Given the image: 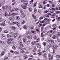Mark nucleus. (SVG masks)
I'll list each match as a JSON object with an SVG mask.
<instances>
[{"instance_id": "nucleus-21", "label": "nucleus", "mask_w": 60, "mask_h": 60, "mask_svg": "<svg viewBox=\"0 0 60 60\" xmlns=\"http://www.w3.org/2000/svg\"><path fill=\"white\" fill-rule=\"evenodd\" d=\"M27 37L28 38H29V39H32V38H33V37H32V36H27Z\"/></svg>"}, {"instance_id": "nucleus-16", "label": "nucleus", "mask_w": 60, "mask_h": 60, "mask_svg": "<svg viewBox=\"0 0 60 60\" xmlns=\"http://www.w3.org/2000/svg\"><path fill=\"white\" fill-rule=\"evenodd\" d=\"M58 47V46H57L56 45H54L53 46V48L55 49H57V48Z\"/></svg>"}, {"instance_id": "nucleus-17", "label": "nucleus", "mask_w": 60, "mask_h": 60, "mask_svg": "<svg viewBox=\"0 0 60 60\" xmlns=\"http://www.w3.org/2000/svg\"><path fill=\"white\" fill-rule=\"evenodd\" d=\"M50 8H49V9L50 10H53V11H56V9H55V8H52L51 9H50Z\"/></svg>"}, {"instance_id": "nucleus-36", "label": "nucleus", "mask_w": 60, "mask_h": 60, "mask_svg": "<svg viewBox=\"0 0 60 60\" xmlns=\"http://www.w3.org/2000/svg\"><path fill=\"white\" fill-rule=\"evenodd\" d=\"M7 36L8 37H12L9 34L7 35Z\"/></svg>"}, {"instance_id": "nucleus-50", "label": "nucleus", "mask_w": 60, "mask_h": 60, "mask_svg": "<svg viewBox=\"0 0 60 60\" xmlns=\"http://www.w3.org/2000/svg\"><path fill=\"white\" fill-rule=\"evenodd\" d=\"M60 13V11H56V14H58Z\"/></svg>"}, {"instance_id": "nucleus-53", "label": "nucleus", "mask_w": 60, "mask_h": 60, "mask_svg": "<svg viewBox=\"0 0 60 60\" xmlns=\"http://www.w3.org/2000/svg\"><path fill=\"white\" fill-rule=\"evenodd\" d=\"M20 51L21 53H24V51L23 50H20Z\"/></svg>"}, {"instance_id": "nucleus-2", "label": "nucleus", "mask_w": 60, "mask_h": 60, "mask_svg": "<svg viewBox=\"0 0 60 60\" xmlns=\"http://www.w3.org/2000/svg\"><path fill=\"white\" fill-rule=\"evenodd\" d=\"M8 40L6 41V42L8 44H10L11 43V41H13V39L10 38H8Z\"/></svg>"}, {"instance_id": "nucleus-58", "label": "nucleus", "mask_w": 60, "mask_h": 60, "mask_svg": "<svg viewBox=\"0 0 60 60\" xmlns=\"http://www.w3.org/2000/svg\"><path fill=\"white\" fill-rule=\"evenodd\" d=\"M36 31H37V32H38V33H40V31L39 30V29H36Z\"/></svg>"}, {"instance_id": "nucleus-63", "label": "nucleus", "mask_w": 60, "mask_h": 60, "mask_svg": "<svg viewBox=\"0 0 60 60\" xmlns=\"http://www.w3.org/2000/svg\"><path fill=\"white\" fill-rule=\"evenodd\" d=\"M11 13H9L8 15V16H11Z\"/></svg>"}, {"instance_id": "nucleus-33", "label": "nucleus", "mask_w": 60, "mask_h": 60, "mask_svg": "<svg viewBox=\"0 0 60 60\" xmlns=\"http://www.w3.org/2000/svg\"><path fill=\"white\" fill-rule=\"evenodd\" d=\"M49 32H50V33H52V34H55V33H54V31H53V30H50L49 31Z\"/></svg>"}, {"instance_id": "nucleus-62", "label": "nucleus", "mask_w": 60, "mask_h": 60, "mask_svg": "<svg viewBox=\"0 0 60 60\" xmlns=\"http://www.w3.org/2000/svg\"><path fill=\"white\" fill-rule=\"evenodd\" d=\"M53 26H54V27H56V24H54L52 25Z\"/></svg>"}, {"instance_id": "nucleus-12", "label": "nucleus", "mask_w": 60, "mask_h": 60, "mask_svg": "<svg viewBox=\"0 0 60 60\" xmlns=\"http://www.w3.org/2000/svg\"><path fill=\"white\" fill-rule=\"evenodd\" d=\"M21 1L22 2H23L24 3H25L26 2H28V1L26 0H21Z\"/></svg>"}, {"instance_id": "nucleus-15", "label": "nucleus", "mask_w": 60, "mask_h": 60, "mask_svg": "<svg viewBox=\"0 0 60 60\" xmlns=\"http://www.w3.org/2000/svg\"><path fill=\"white\" fill-rule=\"evenodd\" d=\"M16 19L17 20H20V18L19 16H17L16 17Z\"/></svg>"}, {"instance_id": "nucleus-26", "label": "nucleus", "mask_w": 60, "mask_h": 60, "mask_svg": "<svg viewBox=\"0 0 60 60\" xmlns=\"http://www.w3.org/2000/svg\"><path fill=\"white\" fill-rule=\"evenodd\" d=\"M4 15L5 16H8V14L7 13V12H5L4 13Z\"/></svg>"}, {"instance_id": "nucleus-51", "label": "nucleus", "mask_w": 60, "mask_h": 60, "mask_svg": "<svg viewBox=\"0 0 60 60\" xmlns=\"http://www.w3.org/2000/svg\"><path fill=\"white\" fill-rule=\"evenodd\" d=\"M36 2L34 4L33 6L34 7H35V6H36Z\"/></svg>"}, {"instance_id": "nucleus-64", "label": "nucleus", "mask_w": 60, "mask_h": 60, "mask_svg": "<svg viewBox=\"0 0 60 60\" xmlns=\"http://www.w3.org/2000/svg\"><path fill=\"white\" fill-rule=\"evenodd\" d=\"M58 20L59 21V20H60V17H59L58 18Z\"/></svg>"}, {"instance_id": "nucleus-8", "label": "nucleus", "mask_w": 60, "mask_h": 60, "mask_svg": "<svg viewBox=\"0 0 60 60\" xmlns=\"http://www.w3.org/2000/svg\"><path fill=\"white\" fill-rule=\"evenodd\" d=\"M19 35V33H15L14 35V38H16V37H17Z\"/></svg>"}, {"instance_id": "nucleus-28", "label": "nucleus", "mask_w": 60, "mask_h": 60, "mask_svg": "<svg viewBox=\"0 0 60 60\" xmlns=\"http://www.w3.org/2000/svg\"><path fill=\"white\" fill-rule=\"evenodd\" d=\"M29 11L30 12H32V8H30L29 9Z\"/></svg>"}, {"instance_id": "nucleus-4", "label": "nucleus", "mask_w": 60, "mask_h": 60, "mask_svg": "<svg viewBox=\"0 0 60 60\" xmlns=\"http://www.w3.org/2000/svg\"><path fill=\"white\" fill-rule=\"evenodd\" d=\"M1 39H2V40H5V39H6V36L4 35V34H2V35Z\"/></svg>"}, {"instance_id": "nucleus-41", "label": "nucleus", "mask_w": 60, "mask_h": 60, "mask_svg": "<svg viewBox=\"0 0 60 60\" xmlns=\"http://www.w3.org/2000/svg\"><path fill=\"white\" fill-rule=\"evenodd\" d=\"M20 12L21 14H24V13L23 12V11L22 10H21L20 11Z\"/></svg>"}, {"instance_id": "nucleus-25", "label": "nucleus", "mask_w": 60, "mask_h": 60, "mask_svg": "<svg viewBox=\"0 0 60 60\" xmlns=\"http://www.w3.org/2000/svg\"><path fill=\"white\" fill-rule=\"evenodd\" d=\"M21 16L22 18H25V16H26V15L24 13L22 14L21 15Z\"/></svg>"}, {"instance_id": "nucleus-7", "label": "nucleus", "mask_w": 60, "mask_h": 60, "mask_svg": "<svg viewBox=\"0 0 60 60\" xmlns=\"http://www.w3.org/2000/svg\"><path fill=\"white\" fill-rule=\"evenodd\" d=\"M49 57V60H52L53 59V57H52L50 54L48 55Z\"/></svg>"}, {"instance_id": "nucleus-61", "label": "nucleus", "mask_w": 60, "mask_h": 60, "mask_svg": "<svg viewBox=\"0 0 60 60\" xmlns=\"http://www.w3.org/2000/svg\"><path fill=\"white\" fill-rule=\"evenodd\" d=\"M34 39H36V38H37V37L35 35L34 36Z\"/></svg>"}, {"instance_id": "nucleus-56", "label": "nucleus", "mask_w": 60, "mask_h": 60, "mask_svg": "<svg viewBox=\"0 0 60 60\" xmlns=\"http://www.w3.org/2000/svg\"><path fill=\"white\" fill-rule=\"evenodd\" d=\"M20 24L19 23H18L17 24V26H20Z\"/></svg>"}, {"instance_id": "nucleus-59", "label": "nucleus", "mask_w": 60, "mask_h": 60, "mask_svg": "<svg viewBox=\"0 0 60 60\" xmlns=\"http://www.w3.org/2000/svg\"><path fill=\"white\" fill-rule=\"evenodd\" d=\"M30 36H33V34H32V33L31 32H30Z\"/></svg>"}, {"instance_id": "nucleus-19", "label": "nucleus", "mask_w": 60, "mask_h": 60, "mask_svg": "<svg viewBox=\"0 0 60 60\" xmlns=\"http://www.w3.org/2000/svg\"><path fill=\"white\" fill-rule=\"evenodd\" d=\"M23 27L24 28V29H27V26H26V25H24V26H23Z\"/></svg>"}, {"instance_id": "nucleus-23", "label": "nucleus", "mask_w": 60, "mask_h": 60, "mask_svg": "<svg viewBox=\"0 0 60 60\" xmlns=\"http://www.w3.org/2000/svg\"><path fill=\"white\" fill-rule=\"evenodd\" d=\"M2 9L3 10V11H5V9H6V8H5V6H2Z\"/></svg>"}, {"instance_id": "nucleus-9", "label": "nucleus", "mask_w": 60, "mask_h": 60, "mask_svg": "<svg viewBox=\"0 0 60 60\" xmlns=\"http://www.w3.org/2000/svg\"><path fill=\"white\" fill-rule=\"evenodd\" d=\"M51 42V43H54V40L51 39L49 40H48V42Z\"/></svg>"}, {"instance_id": "nucleus-32", "label": "nucleus", "mask_w": 60, "mask_h": 60, "mask_svg": "<svg viewBox=\"0 0 60 60\" xmlns=\"http://www.w3.org/2000/svg\"><path fill=\"white\" fill-rule=\"evenodd\" d=\"M60 55H56V58L57 59H59V58H60V56H59Z\"/></svg>"}, {"instance_id": "nucleus-57", "label": "nucleus", "mask_w": 60, "mask_h": 60, "mask_svg": "<svg viewBox=\"0 0 60 60\" xmlns=\"http://www.w3.org/2000/svg\"><path fill=\"white\" fill-rule=\"evenodd\" d=\"M9 7H8V9L9 10H11V6H9Z\"/></svg>"}, {"instance_id": "nucleus-55", "label": "nucleus", "mask_w": 60, "mask_h": 60, "mask_svg": "<svg viewBox=\"0 0 60 60\" xmlns=\"http://www.w3.org/2000/svg\"><path fill=\"white\" fill-rule=\"evenodd\" d=\"M3 3H0V7H1V6H2L3 5Z\"/></svg>"}, {"instance_id": "nucleus-24", "label": "nucleus", "mask_w": 60, "mask_h": 60, "mask_svg": "<svg viewBox=\"0 0 60 60\" xmlns=\"http://www.w3.org/2000/svg\"><path fill=\"white\" fill-rule=\"evenodd\" d=\"M52 38L53 39H56V35H53L52 37Z\"/></svg>"}, {"instance_id": "nucleus-30", "label": "nucleus", "mask_w": 60, "mask_h": 60, "mask_svg": "<svg viewBox=\"0 0 60 60\" xmlns=\"http://www.w3.org/2000/svg\"><path fill=\"white\" fill-rule=\"evenodd\" d=\"M49 21V19H48V18H45V21L46 22H48Z\"/></svg>"}, {"instance_id": "nucleus-48", "label": "nucleus", "mask_w": 60, "mask_h": 60, "mask_svg": "<svg viewBox=\"0 0 60 60\" xmlns=\"http://www.w3.org/2000/svg\"><path fill=\"white\" fill-rule=\"evenodd\" d=\"M12 48L13 49H16V48H15V46H14L13 45V46H12Z\"/></svg>"}, {"instance_id": "nucleus-52", "label": "nucleus", "mask_w": 60, "mask_h": 60, "mask_svg": "<svg viewBox=\"0 0 60 60\" xmlns=\"http://www.w3.org/2000/svg\"><path fill=\"white\" fill-rule=\"evenodd\" d=\"M39 8H42V6L41 5H39Z\"/></svg>"}, {"instance_id": "nucleus-60", "label": "nucleus", "mask_w": 60, "mask_h": 60, "mask_svg": "<svg viewBox=\"0 0 60 60\" xmlns=\"http://www.w3.org/2000/svg\"><path fill=\"white\" fill-rule=\"evenodd\" d=\"M24 56V59H26V57L25 56H26V55H24V56Z\"/></svg>"}, {"instance_id": "nucleus-39", "label": "nucleus", "mask_w": 60, "mask_h": 60, "mask_svg": "<svg viewBox=\"0 0 60 60\" xmlns=\"http://www.w3.org/2000/svg\"><path fill=\"white\" fill-rule=\"evenodd\" d=\"M9 6L8 5H6L5 6V7L6 9H8V7H9Z\"/></svg>"}, {"instance_id": "nucleus-34", "label": "nucleus", "mask_w": 60, "mask_h": 60, "mask_svg": "<svg viewBox=\"0 0 60 60\" xmlns=\"http://www.w3.org/2000/svg\"><path fill=\"white\" fill-rule=\"evenodd\" d=\"M4 33H5V34H6L7 33H8V31L7 30H6L4 32Z\"/></svg>"}, {"instance_id": "nucleus-42", "label": "nucleus", "mask_w": 60, "mask_h": 60, "mask_svg": "<svg viewBox=\"0 0 60 60\" xmlns=\"http://www.w3.org/2000/svg\"><path fill=\"white\" fill-rule=\"evenodd\" d=\"M11 14L12 16H15V13H12Z\"/></svg>"}, {"instance_id": "nucleus-20", "label": "nucleus", "mask_w": 60, "mask_h": 60, "mask_svg": "<svg viewBox=\"0 0 60 60\" xmlns=\"http://www.w3.org/2000/svg\"><path fill=\"white\" fill-rule=\"evenodd\" d=\"M23 41L25 43L26 42V38H23Z\"/></svg>"}, {"instance_id": "nucleus-22", "label": "nucleus", "mask_w": 60, "mask_h": 60, "mask_svg": "<svg viewBox=\"0 0 60 60\" xmlns=\"http://www.w3.org/2000/svg\"><path fill=\"white\" fill-rule=\"evenodd\" d=\"M25 23V21L24 20H22V21L21 24L22 25L24 24Z\"/></svg>"}, {"instance_id": "nucleus-46", "label": "nucleus", "mask_w": 60, "mask_h": 60, "mask_svg": "<svg viewBox=\"0 0 60 60\" xmlns=\"http://www.w3.org/2000/svg\"><path fill=\"white\" fill-rule=\"evenodd\" d=\"M9 20H12V17H10L9 18Z\"/></svg>"}, {"instance_id": "nucleus-29", "label": "nucleus", "mask_w": 60, "mask_h": 60, "mask_svg": "<svg viewBox=\"0 0 60 60\" xmlns=\"http://www.w3.org/2000/svg\"><path fill=\"white\" fill-rule=\"evenodd\" d=\"M37 9L36 8H35L34 10V12L35 14L37 12Z\"/></svg>"}, {"instance_id": "nucleus-37", "label": "nucleus", "mask_w": 60, "mask_h": 60, "mask_svg": "<svg viewBox=\"0 0 60 60\" xmlns=\"http://www.w3.org/2000/svg\"><path fill=\"white\" fill-rule=\"evenodd\" d=\"M52 46V45L51 44H50L49 45H48V48L49 49V48H50V47H51Z\"/></svg>"}, {"instance_id": "nucleus-44", "label": "nucleus", "mask_w": 60, "mask_h": 60, "mask_svg": "<svg viewBox=\"0 0 60 60\" xmlns=\"http://www.w3.org/2000/svg\"><path fill=\"white\" fill-rule=\"evenodd\" d=\"M44 36H45V35H43V34L41 33V37H43Z\"/></svg>"}, {"instance_id": "nucleus-35", "label": "nucleus", "mask_w": 60, "mask_h": 60, "mask_svg": "<svg viewBox=\"0 0 60 60\" xmlns=\"http://www.w3.org/2000/svg\"><path fill=\"white\" fill-rule=\"evenodd\" d=\"M41 10H38V13H41Z\"/></svg>"}, {"instance_id": "nucleus-11", "label": "nucleus", "mask_w": 60, "mask_h": 60, "mask_svg": "<svg viewBox=\"0 0 60 60\" xmlns=\"http://www.w3.org/2000/svg\"><path fill=\"white\" fill-rule=\"evenodd\" d=\"M19 49L20 50H26V48H21L20 47L19 48Z\"/></svg>"}, {"instance_id": "nucleus-27", "label": "nucleus", "mask_w": 60, "mask_h": 60, "mask_svg": "<svg viewBox=\"0 0 60 60\" xmlns=\"http://www.w3.org/2000/svg\"><path fill=\"white\" fill-rule=\"evenodd\" d=\"M32 16L33 17L34 19H36V17L34 14H32Z\"/></svg>"}, {"instance_id": "nucleus-45", "label": "nucleus", "mask_w": 60, "mask_h": 60, "mask_svg": "<svg viewBox=\"0 0 60 60\" xmlns=\"http://www.w3.org/2000/svg\"><path fill=\"white\" fill-rule=\"evenodd\" d=\"M16 4V2L13 3L12 4V5H15Z\"/></svg>"}, {"instance_id": "nucleus-5", "label": "nucleus", "mask_w": 60, "mask_h": 60, "mask_svg": "<svg viewBox=\"0 0 60 60\" xmlns=\"http://www.w3.org/2000/svg\"><path fill=\"white\" fill-rule=\"evenodd\" d=\"M35 44L36 45H37V46L38 48H39V49H40V48H41V46L40 45L39 43H36Z\"/></svg>"}, {"instance_id": "nucleus-43", "label": "nucleus", "mask_w": 60, "mask_h": 60, "mask_svg": "<svg viewBox=\"0 0 60 60\" xmlns=\"http://www.w3.org/2000/svg\"><path fill=\"white\" fill-rule=\"evenodd\" d=\"M14 9L15 11H17L19 10L18 8H15Z\"/></svg>"}, {"instance_id": "nucleus-13", "label": "nucleus", "mask_w": 60, "mask_h": 60, "mask_svg": "<svg viewBox=\"0 0 60 60\" xmlns=\"http://www.w3.org/2000/svg\"><path fill=\"white\" fill-rule=\"evenodd\" d=\"M5 22H3V23H1L0 24V25L2 26H5Z\"/></svg>"}, {"instance_id": "nucleus-10", "label": "nucleus", "mask_w": 60, "mask_h": 60, "mask_svg": "<svg viewBox=\"0 0 60 60\" xmlns=\"http://www.w3.org/2000/svg\"><path fill=\"white\" fill-rule=\"evenodd\" d=\"M10 28L11 29L13 30V31H14L15 30V29H16V27L14 26H11L10 27Z\"/></svg>"}, {"instance_id": "nucleus-14", "label": "nucleus", "mask_w": 60, "mask_h": 60, "mask_svg": "<svg viewBox=\"0 0 60 60\" xmlns=\"http://www.w3.org/2000/svg\"><path fill=\"white\" fill-rule=\"evenodd\" d=\"M0 43L1 44H2V45H4V44L5 43L4 41L0 40Z\"/></svg>"}, {"instance_id": "nucleus-49", "label": "nucleus", "mask_w": 60, "mask_h": 60, "mask_svg": "<svg viewBox=\"0 0 60 60\" xmlns=\"http://www.w3.org/2000/svg\"><path fill=\"white\" fill-rule=\"evenodd\" d=\"M42 54V52H39L38 53V56H40V55H41Z\"/></svg>"}, {"instance_id": "nucleus-1", "label": "nucleus", "mask_w": 60, "mask_h": 60, "mask_svg": "<svg viewBox=\"0 0 60 60\" xmlns=\"http://www.w3.org/2000/svg\"><path fill=\"white\" fill-rule=\"evenodd\" d=\"M28 2H26L25 4V5H21V7L23 9H26V8H27V7L26 6H28L29 4L28 3Z\"/></svg>"}, {"instance_id": "nucleus-31", "label": "nucleus", "mask_w": 60, "mask_h": 60, "mask_svg": "<svg viewBox=\"0 0 60 60\" xmlns=\"http://www.w3.org/2000/svg\"><path fill=\"white\" fill-rule=\"evenodd\" d=\"M35 43H36V41H34L32 42L31 43L32 45H34Z\"/></svg>"}, {"instance_id": "nucleus-38", "label": "nucleus", "mask_w": 60, "mask_h": 60, "mask_svg": "<svg viewBox=\"0 0 60 60\" xmlns=\"http://www.w3.org/2000/svg\"><path fill=\"white\" fill-rule=\"evenodd\" d=\"M4 51L3 52L1 53V56H3L4 54Z\"/></svg>"}, {"instance_id": "nucleus-54", "label": "nucleus", "mask_w": 60, "mask_h": 60, "mask_svg": "<svg viewBox=\"0 0 60 60\" xmlns=\"http://www.w3.org/2000/svg\"><path fill=\"white\" fill-rule=\"evenodd\" d=\"M34 1L33 0H31L30 1V3H31L32 4H33V2Z\"/></svg>"}, {"instance_id": "nucleus-18", "label": "nucleus", "mask_w": 60, "mask_h": 60, "mask_svg": "<svg viewBox=\"0 0 60 60\" xmlns=\"http://www.w3.org/2000/svg\"><path fill=\"white\" fill-rule=\"evenodd\" d=\"M56 36L58 38L59 36H60V33L59 32H58L56 34Z\"/></svg>"}, {"instance_id": "nucleus-3", "label": "nucleus", "mask_w": 60, "mask_h": 60, "mask_svg": "<svg viewBox=\"0 0 60 60\" xmlns=\"http://www.w3.org/2000/svg\"><path fill=\"white\" fill-rule=\"evenodd\" d=\"M19 44L20 45L21 47H23V44H22V42L20 41H19Z\"/></svg>"}, {"instance_id": "nucleus-47", "label": "nucleus", "mask_w": 60, "mask_h": 60, "mask_svg": "<svg viewBox=\"0 0 60 60\" xmlns=\"http://www.w3.org/2000/svg\"><path fill=\"white\" fill-rule=\"evenodd\" d=\"M40 41V38H38V39H37L36 40V41L37 42H38Z\"/></svg>"}, {"instance_id": "nucleus-6", "label": "nucleus", "mask_w": 60, "mask_h": 60, "mask_svg": "<svg viewBox=\"0 0 60 60\" xmlns=\"http://www.w3.org/2000/svg\"><path fill=\"white\" fill-rule=\"evenodd\" d=\"M30 29L31 31L34 30V29L33 26H30Z\"/></svg>"}, {"instance_id": "nucleus-40", "label": "nucleus", "mask_w": 60, "mask_h": 60, "mask_svg": "<svg viewBox=\"0 0 60 60\" xmlns=\"http://www.w3.org/2000/svg\"><path fill=\"white\" fill-rule=\"evenodd\" d=\"M19 23V22H13L12 24H13V25H14L15 24H17V23Z\"/></svg>"}]
</instances>
